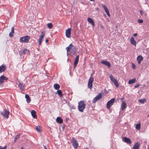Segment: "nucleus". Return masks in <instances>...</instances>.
Listing matches in <instances>:
<instances>
[{"instance_id":"nucleus-1","label":"nucleus","mask_w":149,"mask_h":149,"mask_svg":"<svg viewBox=\"0 0 149 149\" xmlns=\"http://www.w3.org/2000/svg\"><path fill=\"white\" fill-rule=\"evenodd\" d=\"M86 106L84 102L81 100L78 103V109L81 112L84 111Z\"/></svg>"},{"instance_id":"nucleus-2","label":"nucleus","mask_w":149,"mask_h":149,"mask_svg":"<svg viewBox=\"0 0 149 149\" xmlns=\"http://www.w3.org/2000/svg\"><path fill=\"white\" fill-rule=\"evenodd\" d=\"M30 39V37L29 36H26L20 38L19 40L22 42L27 43L29 42V40Z\"/></svg>"},{"instance_id":"nucleus-3","label":"nucleus","mask_w":149,"mask_h":149,"mask_svg":"<svg viewBox=\"0 0 149 149\" xmlns=\"http://www.w3.org/2000/svg\"><path fill=\"white\" fill-rule=\"evenodd\" d=\"M1 113L4 118L7 119L9 117L10 112L6 110H4L3 111H1Z\"/></svg>"},{"instance_id":"nucleus-4","label":"nucleus","mask_w":149,"mask_h":149,"mask_svg":"<svg viewBox=\"0 0 149 149\" xmlns=\"http://www.w3.org/2000/svg\"><path fill=\"white\" fill-rule=\"evenodd\" d=\"M109 78L111 81L113 83H114V84L116 86L117 88L118 87L119 85L118 82L117 80L115 79L113 77V75L111 74Z\"/></svg>"},{"instance_id":"nucleus-5","label":"nucleus","mask_w":149,"mask_h":149,"mask_svg":"<svg viewBox=\"0 0 149 149\" xmlns=\"http://www.w3.org/2000/svg\"><path fill=\"white\" fill-rule=\"evenodd\" d=\"M115 100V99L112 98L107 102V107L108 109H110L111 107L113 105Z\"/></svg>"},{"instance_id":"nucleus-6","label":"nucleus","mask_w":149,"mask_h":149,"mask_svg":"<svg viewBox=\"0 0 149 149\" xmlns=\"http://www.w3.org/2000/svg\"><path fill=\"white\" fill-rule=\"evenodd\" d=\"M102 94L101 93H99L92 100L93 103H95L98 100L100 99L102 97Z\"/></svg>"},{"instance_id":"nucleus-7","label":"nucleus","mask_w":149,"mask_h":149,"mask_svg":"<svg viewBox=\"0 0 149 149\" xmlns=\"http://www.w3.org/2000/svg\"><path fill=\"white\" fill-rule=\"evenodd\" d=\"M45 34L42 31L41 32V34L39 36V38L38 39V42H39V45H40L42 42L43 40V38L45 36Z\"/></svg>"},{"instance_id":"nucleus-8","label":"nucleus","mask_w":149,"mask_h":149,"mask_svg":"<svg viewBox=\"0 0 149 149\" xmlns=\"http://www.w3.org/2000/svg\"><path fill=\"white\" fill-rule=\"evenodd\" d=\"M72 145L74 147V149H77L78 146V143L77 140L74 138H73L72 139Z\"/></svg>"},{"instance_id":"nucleus-9","label":"nucleus","mask_w":149,"mask_h":149,"mask_svg":"<svg viewBox=\"0 0 149 149\" xmlns=\"http://www.w3.org/2000/svg\"><path fill=\"white\" fill-rule=\"evenodd\" d=\"M19 54L21 55L26 54L28 55L30 54V52L29 50L26 49H24L22 52L20 51L19 52Z\"/></svg>"},{"instance_id":"nucleus-10","label":"nucleus","mask_w":149,"mask_h":149,"mask_svg":"<svg viewBox=\"0 0 149 149\" xmlns=\"http://www.w3.org/2000/svg\"><path fill=\"white\" fill-rule=\"evenodd\" d=\"M71 29L70 28H68L65 31V35L67 37L70 38V37Z\"/></svg>"},{"instance_id":"nucleus-11","label":"nucleus","mask_w":149,"mask_h":149,"mask_svg":"<svg viewBox=\"0 0 149 149\" xmlns=\"http://www.w3.org/2000/svg\"><path fill=\"white\" fill-rule=\"evenodd\" d=\"M70 50L71 53L73 54H75L76 52V47L72 44L71 46L70 47Z\"/></svg>"},{"instance_id":"nucleus-12","label":"nucleus","mask_w":149,"mask_h":149,"mask_svg":"<svg viewBox=\"0 0 149 149\" xmlns=\"http://www.w3.org/2000/svg\"><path fill=\"white\" fill-rule=\"evenodd\" d=\"M79 55L77 56L75 59L74 60V68H75L77 66V64L79 62Z\"/></svg>"},{"instance_id":"nucleus-13","label":"nucleus","mask_w":149,"mask_h":149,"mask_svg":"<svg viewBox=\"0 0 149 149\" xmlns=\"http://www.w3.org/2000/svg\"><path fill=\"white\" fill-rule=\"evenodd\" d=\"M101 63L107 66L109 68H110L111 67V65L110 63L107 61H101Z\"/></svg>"},{"instance_id":"nucleus-14","label":"nucleus","mask_w":149,"mask_h":149,"mask_svg":"<svg viewBox=\"0 0 149 149\" xmlns=\"http://www.w3.org/2000/svg\"><path fill=\"white\" fill-rule=\"evenodd\" d=\"M140 144L139 142H136L133 146L132 149H139Z\"/></svg>"},{"instance_id":"nucleus-15","label":"nucleus","mask_w":149,"mask_h":149,"mask_svg":"<svg viewBox=\"0 0 149 149\" xmlns=\"http://www.w3.org/2000/svg\"><path fill=\"white\" fill-rule=\"evenodd\" d=\"M6 69V67L5 65H2L0 66V73L4 72Z\"/></svg>"},{"instance_id":"nucleus-16","label":"nucleus","mask_w":149,"mask_h":149,"mask_svg":"<svg viewBox=\"0 0 149 149\" xmlns=\"http://www.w3.org/2000/svg\"><path fill=\"white\" fill-rule=\"evenodd\" d=\"M124 141L126 143L130 144L132 143V141L130 139L127 138L126 137H124Z\"/></svg>"},{"instance_id":"nucleus-17","label":"nucleus","mask_w":149,"mask_h":149,"mask_svg":"<svg viewBox=\"0 0 149 149\" xmlns=\"http://www.w3.org/2000/svg\"><path fill=\"white\" fill-rule=\"evenodd\" d=\"M18 86L20 90L22 91L24 89L25 85L24 83H19Z\"/></svg>"},{"instance_id":"nucleus-18","label":"nucleus","mask_w":149,"mask_h":149,"mask_svg":"<svg viewBox=\"0 0 149 149\" xmlns=\"http://www.w3.org/2000/svg\"><path fill=\"white\" fill-rule=\"evenodd\" d=\"M131 43L134 45L136 46V42L134 40V38L133 37H131L130 40Z\"/></svg>"},{"instance_id":"nucleus-19","label":"nucleus","mask_w":149,"mask_h":149,"mask_svg":"<svg viewBox=\"0 0 149 149\" xmlns=\"http://www.w3.org/2000/svg\"><path fill=\"white\" fill-rule=\"evenodd\" d=\"M87 20H88V22L89 23H90L92 25L93 27L95 26V24L94 21L92 19H91L90 18L88 17L87 19Z\"/></svg>"},{"instance_id":"nucleus-20","label":"nucleus","mask_w":149,"mask_h":149,"mask_svg":"<svg viewBox=\"0 0 149 149\" xmlns=\"http://www.w3.org/2000/svg\"><path fill=\"white\" fill-rule=\"evenodd\" d=\"M31 113L32 116L33 118L35 119H36L37 118V116L36 115V112L35 110H32L31 112Z\"/></svg>"},{"instance_id":"nucleus-21","label":"nucleus","mask_w":149,"mask_h":149,"mask_svg":"<svg viewBox=\"0 0 149 149\" xmlns=\"http://www.w3.org/2000/svg\"><path fill=\"white\" fill-rule=\"evenodd\" d=\"M56 120V122L59 124H61L63 122V119L60 118V117H58L57 118Z\"/></svg>"},{"instance_id":"nucleus-22","label":"nucleus","mask_w":149,"mask_h":149,"mask_svg":"<svg viewBox=\"0 0 149 149\" xmlns=\"http://www.w3.org/2000/svg\"><path fill=\"white\" fill-rule=\"evenodd\" d=\"M137 59L138 61V63L139 64H140L141 61L143 60V58L141 56L139 55L138 56Z\"/></svg>"},{"instance_id":"nucleus-23","label":"nucleus","mask_w":149,"mask_h":149,"mask_svg":"<svg viewBox=\"0 0 149 149\" xmlns=\"http://www.w3.org/2000/svg\"><path fill=\"white\" fill-rule=\"evenodd\" d=\"M14 33V27L13 26L11 28V31L9 34V36L10 37H12L13 36V34Z\"/></svg>"},{"instance_id":"nucleus-24","label":"nucleus","mask_w":149,"mask_h":149,"mask_svg":"<svg viewBox=\"0 0 149 149\" xmlns=\"http://www.w3.org/2000/svg\"><path fill=\"white\" fill-rule=\"evenodd\" d=\"M57 93L59 95L60 97H62L63 96V94L62 93L61 91L60 90H58L56 91V94Z\"/></svg>"},{"instance_id":"nucleus-25","label":"nucleus","mask_w":149,"mask_h":149,"mask_svg":"<svg viewBox=\"0 0 149 149\" xmlns=\"http://www.w3.org/2000/svg\"><path fill=\"white\" fill-rule=\"evenodd\" d=\"M126 104L125 102H123L121 105V109L123 110L124 109L126 108Z\"/></svg>"},{"instance_id":"nucleus-26","label":"nucleus","mask_w":149,"mask_h":149,"mask_svg":"<svg viewBox=\"0 0 149 149\" xmlns=\"http://www.w3.org/2000/svg\"><path fill=\"white\" fill-rule=\"evenodd\" d=\"M25 97L26 99V102L28 103H29L30 102L31 99L28 95H25Z\"/></svg>"},{"instance_id":"nucleus-27","label":"nucleus","mask_w":149,"mask_h":149,"mask_svg":"<svg viewBox=\"0 0 149 149\" xmlns=\"http://www.w3.org/2000/svg\"><path fill=\"white\" fill-rule=\"evenodd\" d=\"M54 87L55 89L56 90H59L60 86L58 84H55L54 85Z\"/></svg>"},{"instance_id":"nucleus-28","label":"nucleus","mask_w":149,"mask_h":149,"mask_svg":"<svg viewBox=\"0 0 149 149\" xmlns=\"http://www.w3.org/2000/svg\"><path fill=\"white\" fill-rule=\"evenodd\" d=\"M136 81V79L134 78L128 81V83L129 84H132L134 83H135Z\"/></svg>"},{"instance_id":"nucleus-29","label":"nucleus","mask_w":149,"mask_h":149,"mask_svg":"<svg viewBox=\"0 0 149 149\" xmlns=\"http://www.w3.org/2000/svg\"><path fill=\"white\" fill-rule=\"evenodd\" d=\"M94 79L93 77L91 76L89 79L88 82L93 83V82L94 81Z\"/></svg>"},{"instance_id":"nucleus-30","label":"nucleus","mask_w":149,"mask_h":149,"mask_svg":"<svg viewBox=\"0 0 149 149\" xmlns=\"http://www.w3.org/2000/svg\"><path fill=\"white\" fill-rule=\"evenodd\" d=\"M139 102L143 104L146 101V100L145 99H141L139 100Z\"/></svg>"},{"instance_id":"nucleus-31","label":"nucleus","mask_w":149,"mask_h":149,"mask_svg":"<svg viewBox=\"0 0 149 149\" xmlns=\"http://www.w3.org/2000/svg\"><path fill=\"white\" fill-rule=\"evenodd\" d=\"M36 130L39 132H41L42 131V129L39 126H37L36 127Z\"/></svg>"},{"instance_id":"nucleus-32","label":"nucleus","mask_w":149,"mask_h":149,"mask_svg":"<svg viewBox=\"0 0 149 149\" xmlns=\"http://www.w3.org/2000/svg\"><path fill=\"white\" fill-rule=\"evenodd\" d=\"M102 6L104 8V10L106 12L109 11L108 9L107 8V6L105 5L102 4Z\"/></svg>"},{"instance_id":"nucleus-33","label":"nucleus","mask_w":149,"mask_h":149,"mask_svg":"<svg viewBox=\"0 0 149 149\" xmlns=\"http://www.w3.org/2000/svg\"><path fill=\"white\" fill-rule=\"evenodd\" d=\"M47 26L49 28L52 29L53 27V25L51 23H50L47 24Z\"/></svg>"},{"instance_id":"nucleus-34","label":"nucleus","mask_w":149,"mask_h":149,"mask_svg":"<svg viewBox=\"0 0 149 149\" xmlns=\"http://www.w3.org/2000/svg\"><path fill=\"white\" fill-rule=\"evenodd\" d=\"M136 129L138 130H139L141 128V124L140 123L136 124Z\"/></svg>"},{"instance_id":"nucleus-35","label":"nucleus","mask_w":149,"mask_h":149,"mask_svg":"<svg viewBox=\"0 0 149 149\" xmlns=\"http://www.w3.org/2000/svg\"><path fill=\"white\" fill-rule=\"evenodd\" d=\"M72 45V44H70L69 46L68 47H66V49L67 50V51L68 52L69 51H70V47Z\"/></svg>"},{"instance_id":"nucleus-36","label":"nucleus","mask_w":149,"mask_h":149,"mask_svg":"<svg viewBox=\"0 0 149 149\" xmlns=\"http://www.w3.org/2000/svg\"><path fill=\"white\" fill-rule=\"evenodd\" d=\"M2 76H1L0 77V84L2 85V84L4 82V80L2 78Z\"/></svg>"},{"instance_id":"nucleus-37","label":"nucleus","mask_w":149,"mask_h":149,"mask_svg":"<svg viewBox=\"0 0 149 149\" xmlns=\"http://www.w3.org/2000/svg\"><path fill=\"white\" fill-rule=\"evenodd\" d=\"M92 87V83L88 82V87L90 89H91Z\"/></svg>"},{"instance_id":"nucleus-38","label":"nucleus","mask_w":149,"mask_h":149,"mask_svg":"<svg viewBox=\"0 0 149 149\" xmlns=\"http://www.w3.org/2000/svg\"><path fill=\"white\" fill-rule=\"evenodd\" d=\"M20 135H17L15 137L14 139V141L15 142L16 141L17 139L20 137Z\"/></svg>"},{"instance_id":"nucleus-39","label":"nucleus","mask_w":149,"mask_h":149,"mask_svg":"<svg viewBox=\"0 0 149 149\" xmlns=\"http://www.w3.org/2000/svg\"><path fill=\"white\" fill-rule=\"evenodd\" d=\"M2 78L3 79V80L7 81L8 80V78L6 76H3V75H2Z\"/></svg>"},{"instance_id":"nucleus-40","label":"nucleus","mask_w":149,"mask_h":149,"mask_svg":"<svg viewBox=\"0 0 149 149\" xmlns=\"http://www.w3.org/2000/svg\"><path fill=\"white\" fill-rule=\"evenodd\" d=\"M143 20L142 19H139L138 20V22L139 23L141 24L143 22Z\"/></svg>"},{"instance_id":"nucleus-41","label":"nucleus","mask_w":149,"mask_h":149,"mask_svg":"<svg viewBox=\"0 0 149 149\" xmlns=\"http://www.w3.org/2000/svg\"><path fill=\"white\" fill-rule=\"evenodd\" d=\"M132 68L134 69H135L136 68V65H135L133 63H132Z\"/></svg>"},{"instance_id":"nucleus-42","label":"nucleus","mask_w":149,"mask_h":149,"mask_svg":"<svg viewBox=\"0 0 149 149\" xmlns=\"http://www.w3.org/2000/svg\"><path fill=\"white\" fill-rule=\"evenodd\" d=\"M6 148L7 147L6 145L3 147H2V146H0V149H6Z\"/></svg>"},{"instance_id":"nucleus-43","label":"nucleus","mask_w":149,"mask_h":149,"mask_svg":"<svg viewBox=\"0 0 149 149\" xmlns=\"http://www.w3.org/2000/svg\"><path fill=\"white\" fill-rule=\"evenodd\" d=\"M139 86V84H137L134 86V87L135 88H137Z\"/></svg>"},{"instance_id":"nucleus-44","label":"nucleus","mask_w":149,"mask_h":149,"mask_svg":"<svg viewBox=\"0 0 149 149\" xmlns=\"http://www.w3.org/2000/svg\"><path fill=\"white\" fill-rule=\"evenodd\" d=\"M106 13H107V15H108L109 17L110 16V15L109 11L106 12Z\"/></svg>"},{"instance_id":"nucleus-45","label":"nucleus","mask_w":149,"mask_h":149,"mask_svg":"<svg viewBox=\"0 0 149 149\" xmlns=\"http://www.w3.org/2000/svg\"><path fill=\"white\" fill-rule=\"evenodd\" d=\"M71 108L72 109H75L76 108V107L75 106H72V107H71Z\"/></svg>"},{"instance_id":"nucleus-46","label":"nucleus","mask_w":149,"mask_h":149,"mask_svg":"<svg viewBox=\"0 0 149 149\" xmlns=\"http://www.w3.org/2000/svg\"><path fill=\"white\" fill-rule=\"evenodd\" d=\"M140 13L141 15H142L143 14V12L142 11L140 10Z\"/></svg>"},{"instance_id":"nucleus-47","label":"nucleus","mask_w":149,"mask_h":149,"mask_svg":"<svg viewBox=\"0 0 149 149\" xmlns=\"http://www.w3.org/2000/svg\"><path fill=\"white\" fill-rule=\"evenodd\" d=\"M137 33H135L133 34V36H137Z\"/></svg>"},{"instance_id":"nucleus-48","label":"nucleus","mask_w":149,"mask_h":149,"mask_svg":"<svg viewBox=\"0 0 149 149\" xmlns=\"http://www.w3.org/2000/svg\"><path fill=\"white\" fill-rule=\"evenodd\" d=\"M43 147L44 148V149H47V147L46 146H43Z\"/></svg>"},{"instance_id":"nucleus-49","label":"nucleus","mask_w":149,"mask_h":149,"mask_svg":"<svg viewBox=\"0 0 149 149\" xmlns=\"http://www.w3.org/2000/svg\"><path fill=\"white\" fill-rule=\"evenodd\" d=\"M100 27L102 28L103 29H104V27L102 25H101Z\"/></svg>"},{"instance_id":"nucleus-50","label":"nucleus","mask_w":149,"mask_h":149,"mask_svg":"<svg viewBox=\"0 0 149 149\" xmlns=\"http://www.w3.org/2000/svg\"><path fill=\"white\" fill-rule=\"evenodd\" d=\"M68 120H69V118H66V121H68Z\"/></svg>"},{"instance_id":"nucleus-51","label":"nucleus","mask_w":149,"mask_h":149,"mask_svg":"<svg viewBox=\"0 0 149 149\" xmlns=\"http://www.w3.org/2000/svg\"><path fill=\"white\" fill-rule=\"evenodd\" d=\"M48 39H47L46 40V42H48Z\"/></svg>"},{"instance_id":"nucleus-52","label":"nucleus","mask_w":149,"mask_h":149,"mask_svg":"<svg viewBox=\"0 0 149 149\" xmlns=\"http://www.w3.org/2000/svg\"><path fill=\"white\" fill-rule=\"evenodd\" d=\"M21 149H25V148L23 147H22L21 148Z\"/></svg>"},{"instance_id":"nucleus-53","label":"nucleus","mask_w":149,"mask_h":149,"mask_svg":"<svg viewBox=\"0 0 149 149\" xmlns=\"http://www.w3.org/2000/svg\"><path fill=\"white\" fill-rule=\"evenodd\" d=\"M96 9L97 10H99V9L98 8H96Z\"/></svg>"},{"instance_id":"nucleus-54","label":"nucleus","mask_w":149,"mask_h":149,"mask_svg":"<svg viewBox=\"0 0 149 149\" xmlns=\"http://www.w3.org/2000/svg\"><path fill=\"white\" fill-rule=\"evenodd\" d=\"M95 0H90V1H94Z\"/></svg>"},{"instance_id":"nucleus-55","label":"nucleus","mask_w":149,"mask_h":149,"mask_svg":"<svg viewBox=\"0 0 149 149\" xmlns=\"http://www.w3.org/2000/svg\"><path fill=\"white\" fill-rule=\"evenodd\" d=\"M93 73L91 74V76H92V75H93Z\"/></svg>"},{"instance_id":"nucleus-56","label":"nucleus","mask_w":149,"mask_h":149,"mask_svg":"<svg viewBox=\"0 0 149 149\" xmlns=\"http://www.w3.org/2000/svg\"><path fill=\"white\" fill-rule=\"evenodd\" d=\"M148 117H149V114H148Z\"/></svg>"},{"instance_id":"nucleus-57","label":"nucleus","mask_w":149,"mask_h":149,"mask_svg":"<svg viewBox=\"0 0 149 149\" xmlns=\"http://www.w3.org/2000/svg\"><path fill=\"white\" fill-rule=\"evenodd\" d=\"M86 149H89L88 148H87Z\"/></svg>"},{"instance_id":"nucleus-58","label":"nucleus","mask_w":149,"mask_h":149,"mask_svg":"<svg viewBox=\"0 0 149 149\" xmlns=\"http://www.w3.org/2000/svg\"><path fill=\"white\" fill-rule=\"evenodd\" d=\"M147 149H149V148H148Z\"/></svg>"},{"instance_id":"nucleus-59","label":"nucleus","mask_w":149,"mask_h":149,"mask_svg":"<svg viewBox=\"0 0 149 149\" xmlns=\"http://www.w3.org/2000/svg\"><path fill=\"white\" fill-rule=\"evenodd\" d=\"M11 149H13V148H11Z\"/></svg>"}]
</instances>
